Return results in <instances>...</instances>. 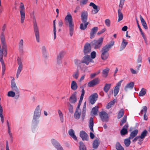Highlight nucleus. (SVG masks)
Here are the masks:
<instances>
[{
  "mask_svg": "<svg viewBox=\"0 0 150 150\" xmlns=\"http://www.w3.org/2000/svg\"><path fill=\"white\" fill-rule=\"evenodd\" d=\"M114 45V41H111L103 47L101 50V58L103 60H105L108 58L109 56L108 51Z\"/></svg>",
  "mask_w": 150,
  "mask_h": 150,
  "instance_id": "nucleus-1",
  "label": "nucleus"
},
{
  "mask_svg": "<svg viewBox=\"0 0 150 150\" xmlns=\"http://www.w3.org/2000/svg\"><path fill=\"white\" fill-rule=\"evenodd\" d=\"M88 14L87 11H83L81 15V20L83 23L80 25V28L82 30H85L87 27L89 22H87Z\"/></svg>",
  "mask_w": 150,
  "mask_h": 150,
  "instance_id": "nucleus-2",
  "label": "nucleus"
},
{
  "mask_svg": "<svg viewBox=\"0 0 150 150\" xmlns=\"http://www.w3.org/2000/svg\"><path fill=\"white\" fill-rule=\"evenodd\" d=\"M41 111L40 105H38L35 110L32 120V123L35 125H37L39 122V119L41 115Z\"/></svg>",
  "mask_w": 150,
  "mask_h": 150,
  "instance_id": "nucleus-3",
  "label": "nucleus"
},
{
  "mask_svg": "<svg viewBox=\"0 0 150 150\" xmlns=\"http://www.w3.org/2000/svg\"><path fill=\"white\" fill-rule=\"evenodd\" d=\"M65 20L67 21L69 25V34L71 36L73 35L74 24L72 22V18L70 14H68L65 17Z\"/></svg>",
  "mask_w": 150,
  "mask_h": 150,
  "instance_id": "nucleus-4",
  "label": "nucleus"
},
{
  "mask_svg": "<svg viewBox=\"0 0 150 150\" xmlns=\"http://www.w3.org/2000/svg\"><path fill=\"white\" fill-rule=\"evenodd\" d=\"M103 38L101 37L97 40H94L91 42V45L95 49H99L101 46Z\"/></svg>",
  "mask_w": 150,
  "mask_h": 150,
  "instance_id": "nucleus-5",
  "label": "nucleus"
},
{
  "mask_svg": "<svg viewBox=\"0 0 150 150\" xmlns=\"http://www.w3.org/2000/svg\"><path fill=\"white\" fill-rule=\"evenodd\" d=\"M33 28L34 30L35 33V37L36 38L37 41L38 42H39V29L38 27L36 20L35 19V17H33Z\"/></svg>",
  "mask_w": 150,
  "mask_h": 150,
  "instance_id": "nucleus-6",
  "label": "nucleus"
},
{
  "mask_svg": "<svg viewBox=\"0 0 150 150\" xmlns=\"http://www.w3.org/2000/svg\"><path fill=\"white\" fill-rule=\"evenodd\" d=\"M20 12L21 15V23H23L25 18V8L23 4L21 2L19 7Z\"/></svg>",
  "mask_w": 150,
  "mask_h": 150,
  "instance_id": "nucleus-7",
  "label": "nucleus"
},
{
  "mask_svg": "<svg viewBox=\"0 0 150 150\" xmlns=\"http://www.w3.org/2000/svg\"><path fill=\"white\" fill-rule=\"evenodd\" d=\"M91 44L88 42L86 43L83 48V52L84 54L86 55L89 54L91 51Z\"/></svg>",
  "mask_w": 150,
  "mask_h": 150,
  "instance_id": "nucleus-8",
  "label": "nucleus"
},
{
  "mask_svg": "<svg viewBox=\"0 0 150 150\" xmlns=\"http://www.w3.org/2000/svg\"><path fill=\"white\" fill-rule=\"evenodd\" d=\"M17 60L18 61V67L16 77L18 78V77L19 75L22 70L23 68V64L21 62V59L19 57H18Z\"/></svg>",
  "mask_w": 150,
  "mask_h": 150,
  "instance_id": "nucleus-9",
  "label": "nucleus"
},
{
  "mask_svg": "<svg viewBox=\"0 0 150 150\" xmlns=\"http://www.w3.org/2000/svg\"><path fill=\"white\" fill-rule=\"evenodd\" d=\"M51 141L52 144L57 150H64L60 144L57 140L52 139Z\"/></svg>",
  "mask_w": 150,
  "mask_h": 150,
  "instance_id": "nucleus-10",
  "label": "nucleus"
},
{
  "mask_svg": "<svg viewBox=\"0 0 150 150\" xmlns=\"http://www.w3.org/2000/svg\"><path fill=\"white\" fill-rule=\"evenodd\" d=\"M99 115L103 121H108V114L105 111L100 112Z\"/></svg>",
  "mask_w": 150,
  "mask_h": 150,
  "instance_id": "nucleus-11",
  "label": "nucleus"
},
{
  "mask_svg": "<svg viewBox=\"0 0 150 150\" xmlns=\"http://www.w3.org/2000/svg\"><path fill=\"white\" fill-rule=\"evenodd\" d=\"M100 80L98 78L94 79L89 81L88 84V86L89 87H93L95 85L99 83Z\"/></svg>",
  "mask_w": 150,
  "mask_h": 150,
  "instance_id": "nucleus-12",
  "label": "nucleus"
},
{
  "mask_svg": "<svg viewBox=\"0 0 150 150\" xmlns=\"http://www.w3.org/2000/svg\"><path fill=\"white\" fill-rule=\"evenodd\" d=\"M77 92H75L72 94L69 98V103L70 104H74L77 101L76 97Z\"/></svg>",
  "mask_w": 150,
  "mask_h": 150,
  "instance_id": "nucleus-13",
  "label": "nucleus"
},
{
  "mask_svg": "<svg viewBox=\"0 0 150 150\" xmlns=\"http://www.w3.org/2000/svg\"><path fill=\"white\" fill-rule=\"evenodd\" d=\"M98 95L96 93H94L89 97L90 102L92 104H93L97 100Z\"/></svg>",
  "mask_w": 150,
  "mask_h": 150,
  "instance_id": "nucleus-14",
  "label": "nucleus"
},
{
  "mask_svg": "<svg viewBox=\"0 0 150 150\" xmlns=\"http://www.w3.org/2000/svg\"><path fill=\"white\" fill-rule=\"evenodd\" d=\"M79 135L82 140L88 141V136L85 131L82 130L80 131Z\"/></svg>",
  "mask_w": 150,
  "mask_h": 150,
  "instance_id": "nucleus-15",
  "label": "nucleus"
},
{
  "mask_svg": "<svg viewBox=\"0 0 150 150\" xmlns=\"http://www.w3.org/2000/svg\"><path fill=\"white\" fill-rule=\"evenodd\" d=\"M129 127L128 124L127 122L123 127L120 131V134L122 136L125 135L128 133V128Z\"/></svg>",
  "mask_w": 150,
  "mask_h": 150,
  "instance_id": "nucleus-16",
  "label": "nucleus"
},
{
  "mask_svg": "<svg viewBox=\"0 0 150 150\" xmlns=\"http://www.w3.org/2000/svg\"><path fill=\"white\" fill-rule=\"evenodd\" d=\"M123 80H122L119 81L117 84V85L115 87L114 90V96H116L117 94L120 90V87L121 85Z\"/></svg>",
  "mask_w": 150,
  "mask_h": 150,
  "instance_id": "nucleus-17",
  "label": "nucleus"
},
{
  "mask_svg": "<svg viewBox=\"0 0 150 150\" xmlns=\"http://www.w3.org/2000/svg\"><path fill=\"white\" fill-rule=\"evenodd\" d=\"M14 79H12L11 81V88L12 91H14L16 93H18L19 90L17 88L16 83L14 82Z\"/></svg>",
  "mask_w": 150,
  "mask_h": 150,
  "instance_id": "nucleus-18",
  "label": "nucleus"
},
{
  "mask_svg": "<svg viewBox=\"0 0 150 150\" xmlns=\"http://www.w3.org/2000/svg\"><path fill=\"white\" fill-rule=\"evenodd\" d=\"M65 54V52H61L57 55V64H59L62 63V59L64 57Z\"/></svg>",
  "mask_w": 150,
  "mask_h": 150,
  "instance_id": "nucleus-19",
  "label": "nucleus"
},
{
  "mask_svg": "<svg viewBox=\"0 0 150 150\" xmlns=\"http://www.w3.org/2000/svg\"><path fill=\"white\" fill-rule=\"evenodd\" d=\"M84 57L82 60V63L85 64L86 65H88L89 63V60L90 58V56L88 55H85Z\"/></svg>",
  "mask_w": 150,
  "mask_h": 150,
  "instance_id": "nucleus-20",
  "label": "nucleus"
},
{
  "mask_svg": "<svg viewBox=\"0 0 150 150\" xmlns=\"http://www.w3.org/2000/svg\"><path fill=\"white\" fill-rule=\"evenodd\" d=\"M119 7L118 10V19L117 21L118 22L122 20L123 18V15L121 12V10L123 6H119Z\"/></svg>",
  "mask_w": 150,
  "mask_h": 150,
  "instance_id": "nucleus-21",
  "label": "nucleus"
},
{
  "mask_svg": "<svg viewBox=\"0 0 150 150\" xmlns=\"http://www.w3.org/2000/svg\"><path fill=\"white\" fill-rule=\"evenodd\" d=\"M98 30V28L97 27H94L91 29L90 33V38L91 39H92L94 38Z\"/></svg>",
  "mask_w": 150,
  "mask_h": 150,
  "instance_id": "nucleus-22",
  "label": "nucleus"
},
{
  "mask_svg": "<svg viewBox=\"0 0 150 150\" xmlns=\"http://www.w3.org/2000/svg\"><path fill=\"white\" fill-rule=\"evenodd\" d=\"M134 83L133 82H131L127 83L125 88V90L126 91H127L128 88H129L130 89H132L134 87Z\"/></svg>",
  "mask_w": 150,
  "mask_h": 150,
  "instance_id": "nucleus-23",
  "label": "nucleus"
},
{
  "mask_svg": "<svg viewBox=\"0 0 150 150\" xmlns=\"http://www.w3.org/2000/svg\"><path fill=\"white\" fill-rule=\"evenodd\" d=\"M100 144V142L98 139L96 138L93 142L92 144L93 148L96 149L98 148Z\"/></svg>",
  "mask_w": 150,
  "mask_h": 150,
  "instance_id": "nucleus-24",
  "label": "nucleus"
},
{
  "mask_svg": "<svg viewBox=\"0 0 150 150\" xmlns=\"http://www.w3.org/2000/svg\"><path fill=\"white\" fill-rule=\"evenodd\" d=\"M93 118L92 117H91L89 121V127L90 129L93 132L94 131L93 129Z\"/></svg>",
  "mask_w": 150,
  "mask_h": 150,
  "instance_id": "nucleus-25",
  "label": "nucleus"
},
{
  "mask_svg": "<svg viewBox=\"0 0 150 150\" xmlns=\"http://www.w3.org/2000/svg\"><path fill=\"white\" fill-rule=\"evenodd\" d=\"M122 41L120 48V51H122L125 48L128 43V42L125 41L126 40L122 38Z\"/></svg>",
  "mask_w": 150,
  "mask_h": 150,
  "instance_id": "nucleus-26",
  "label": "nucleus"
},
{
  "mask_svg": "<svg viewBox=\"0 0 150 150\" xmlns=\"http://www.w3.org/2000/svg\"><path fill=\"white\" fill-rule=\"evenodd\" d=\"M81 109H79V110H76L74 114V117L75 119H78L80 118L81 116Z\"/></svg>",
  "mask_w": 150,
  "mask_h": 150,
  "instance_id": "nucleus-27",
  "label": "nucleus"
},
{
  "mask_svg": "<svg viewBox=\"0 0 150 150\" xmlns=\"http://www.w3.org/2000/svg\"><path fill=\"white\" fill-rule=\"evenodd\" d=\"M139 17L142 25L143 26L144 28L146 29H147L148 27L147 26V24L144 19L141 15H140Z\"/></svg>",
  "mask_w": 150,
  "mask_h": 150,
  "instance_id": "nucleus-28",
  "label": "nucleus"
},
{
  "mask_svg": "<svg viewBox=\"0 0 150 150\" xmlns=\"http://www.w3.org/2000/svg\"><path fill=\"white\" fill-rule=\"evenodd\" d=\"M138 132L137 129H135L131 132L130 134V136L129 137V139H132L135 137L137 134Z\"/></svg>",
  "mask_w": 150,
  "mask_h": 150,
  "instance_id": "nucleus-29",
  "label": "nucleus"
},
{
  "mask_svg": "<svg viewBox=\"0 0 150 150\" xmlns=\"http://www.w3.org/2000/svg\"><path fill=\"white\" fill-rule=\"evenodd\" d=\"M71 88L74 91L76 90L78 88V86L76 81H72Z\"/></svg>",
  "mask_w": 150,
  "mask_h": 150,
  "instance_id": "nucleus-30",
  "label": "nucleus"
},
{
  "mask_svg": "<svg viewBox=\"0 0 150 150\" xmlns=\"http://www.w3.org/2000/svg\"><path fill=\"white\" fill-rule=\"evenodd\" d=\"M0 61L1 63L2 66V76H3L4 74L5 71V65L3 59H0Z\"/></svg>",
  "mask_w": 150,
  "mask_h": 150,
  "instance_id": "nucleus-31",
  "label": "nucleus"
},
{
  "mask_svg": "<svg viewBox=\"0 0 150 150\" xmlns=\"http://www.w3.org/2000/svg\"><path fill=\"white\" fill-rule=\"evenodd\" d=\"M111 86V84L106 83L103 88L104 91L105 93H107L110 89Z\"/></svg>",
  "mask_w": 150,
  "mask_h": 150,
  "instance_id": "nucleus-32",
  "label": "nucleus"
},
{
  "mask_svg": "<svg viewBox=\"0 0 150 150\" xmlns=\"http://www.w3.org/2000/svg\"><path fill=\"white\" fill-rule=\"evenodd\" d=\"M79 144V150H86V147L82 142H80Z\"/></svg>",
  "mask_w": 150,
  "mask_h": 150,
  "instance_id": "nucleus-33",
  "label": "nucleus"
},
{
  "mask_svg": "<svg viewBox=\"0 0 150 150\" xmlns=\"http://www.w3.org/2000/svg\"><path fill=\"white\" fill-rule=\"evenodd\" d=\"M89 6H92L93 8L95 10L94 11L95 13H97L99 11V10L98 9L97 6H96L94 3L93 2H91L89 4Z\"/></svg>",
  "mask_w": 150,
  "mask_h": 150,
  "instance_id": "nucleus-34",
  "label": "nucleus"
},
{
  "mask_svg": "<svg viewBox=\"0 0 150 150\" xmlns=\"http://www.w3.org/2000/svg\"><path fill=\"white\" fill-rule=\"evenodd\" d=\"M124 110L123 108L121 109L117 115V118L120 119L121 118L124 114Z\"/></svg>",
  "mask_w": 150,
  "mask_h": 150,
  "instance_id": "nucleus-35",
  "label": "nucleus"
},
{
  "mask_svg": "<svg viewBox=\"0 0 150 150\" xmlns=\"http://www.w3.org/2000/svg\"><path fill=\"white\" fill-rule=\"evenodd\" d=\"M146 89L144 88H142L140 92L139 95L140 96H143L146 94Z\"/></svg>",
  "mask_w": 150,
  "mask_h": 150,
  "instance_id": "nucleus-36",
  "label": "nucleus"
},
{
  "mask_svg": "<svg viewBox=\"0 0 150 150\" xmlns=\"http://www.w3.org/2000/svg\"><path fill=\"white\" fill-rule=\"evenodd\" d=\"M98 106H96L93 108L92 109V112H93V114L94 115H97V112L98 111Z\"/></svg>",
  "mask_w": 150,
  "mask_h": 150,
  "instance_id": "nucleus-37",
  "label": "nucleus"
},
{
  "mask_svg": "<svg viewBox=\"0 0 150 150\" xmlns=\"http://www.w3.org/2000/svg\"><path fill=\"white\" fill-rule=\"evenodd\" d=\"M79 70L78 69H76V71L74 73V74L72 75V76L74 78H75L76 79H77L79 77Z\"/></svg>",
  "mask_w": 150,
  "mask_h": 150,
  "instance_id": "nucleus-38",
  "label": "nucleus"
},
{
  "mask_svg": "<svg viewBox=\"0 0 150 150\" xmlns=\"http://www.w3.org/2000/svg\"><path fill=\"white\" fill-rule=\"evenodd\" d=\"M67 105L68 107H69L68 109L70 112L71 113H73V105L70 104L69 102H68L67 103Z\"/></svg>",
  "mask_w": 150,
  "mask_h": 150,
  "instance_id": "nucleus-39",
  "label": "nucleus"
},
{
  "mask_svg": "<svg viewBox=\"0 0 150 150\" xmlns=\"http://www.w3.org/2000/svg\"><path fill=\"white\" fill-rule=\"evenodd\" d=\"M42 52L44 57L46 58L47 57L46 50L45 46H43L42 48Z\"/></svg>",
  "mask_w": 150,
  "mask_h": 150,
  "instance_id": "nucleus-40",
  "label": "nucleus"
},
{
  "mask_svg": "<svg viewBox=\"0 0 150 150\" xmlns=\"http://www.w3.org/2000/svg\"><path fill=\"white\" fill-rule=\"evenodd\" d=\"M109 70V69L107 68L103 70L102 73L104 77H106L107 76Z\"/></svg>",
  "mask_w": 150,
  "mask_h": 150,
  "instance_id": "nucleus-41",
  "label": "nucleus"
},
{
  "mask_svg": "<svg viewBox=\"0 0 150 150\" xmlns=\"http://www.w3.org/2000/svg\"><path fill=\"white\" fill-rule=\"evenodd\" d=\"M130 139L129 137L128 138L125 139L124 140V142L126 146L128 147L129 146L131 143Z\"/></svg>",
  "mask_w": 150,
  "mask_h": 150,
  "instance_id": "nucleus-42",
  "label": "nucleus"
},
{
  "mask_svg": "<svg viewBox=\"0 0 150 150\" xmlns=\"http://www.w3.org/2000/svg\"><path fill=\"white\" fill-rule=\"evenodd\" d=\"M55 21H56V20H55L53 21V32H54V40L55 39L56 37Z\"/></svg>",
  "mask_w": 150,
  "mask_h": 150,
  "instance_id": "nucleus-43",
  "label": "nucleus"
},
{
  "mask_svg": "<svg viewBox=\"0 0 150 150\" xmlns=\"http://www.w3.org/2000/svg\"><path fill=\"white\" fill-rule=\"evenodd\" d=\"M116 148L117 150H124L123 148L121 146L120 143L118 142L116 143Z\"/></svg>",
  "mask_w": 150,
  "mask_h": 150,
  "instance_id": "nucleus-44",
  "label": "nucleus"
},
{
  "mask_svg": "<svg viewBox=\"0 0 150 150\" xmlns=\"http://www.w3.org/2000/svg\"><path fill=\"white\" fill-rule=\"evenodd\" d=\"M126 120L127 116L126 115H125L120 122V126H122L124 125V124L126 122Z\"/></svg>",
  "mask_w": 150,
  "mask_h": 150,
  "instance_id": "nucleus-45",
  "label": "nucleus"
},
{
  "mask_svg": "<svg viewBox=\"0 0 150 150\" xmlns=\"http://www.w3.org/2000/svg\"><path fill=\"white\" fill-rule=\"evenodd\" d=\"M148 133V132L146 130H144L142 133L140 137L141 139H144L145 137L147 135V134Z\"/></svg>",
  "mask_w": 150,
  "mask_h": 150,
  "instance_id": "nucleus-46",
  "label": "nucleus"
},
{
  "mask_svg": "<svg viewBox=\"0 0 150 150\" xmlns=\"http://www.w3.org/2000/svg\"><path fill=\"white\" fill-rule=\"evenodd\" d=\"M16 92L13 91H9L7 94V95L9 97H14L15 96Z\"/></svg>",
  "mask_w": 150,
  "mask_h": 150,
  "instance_id": "nucleus-47",
  "label": "nucleus"
},
{
  "mask_svg": "<svg viewBox=\"0 0 150 150\" xmlns=\"http://www.w3.org/2000/svg\"><path fill=\"white\" fill-rule=\"evenodd\" d=\"M23 39L20 40L19 43V48L21 50H23Z\"/></svg>",
  "mask_w": 150,
  "mask_h": 150,
  "instance_id": "nucleus-48",
  "label": "nucleus"
},
{
  "mask_svg": "<svg viewBox=\"0 0 150 150\" xmlns=\"http://www.w3.org/2000/svg\"><path fill=\"white\" fill-rule=\"evenodd\" d=\"M105 23L107 26L109 27L110 26V21L109 19H106L105 21Z\"/></svg>",
  "mask_w": 150,
  "mask_h": 150,
  "instance_id": "nucleus-49",
  "label": "nucleus"
},
{
  "mask_svg": "<svg viewBox=\"0 0 150 150\" xmlns=\"http://www.w3.org/2000/svg\"><path fill=\"white\" fill-rule=\"evenodd\" d=\"M75 64L77 66H79L81 63H82L81 61L76 59L74 60Z\"/></svg>",
  "mask_w": 150,
  "mask_h": 150,
  "instance_id": "nucleus-50",
  "label": "nucleus"
},
{
  "mask_svg": "<svg viewBox=\"0 0 150 150\" xmlns=\"http://www.w3.org/2000/svg\"><path fill=\"white\" fill-rule=\"evenodd\" d=\"M147 108L146 106H144L143 107V109L141 110V113L143 114V112H144V113H146Z\"/></svg>",
  "mask_w": 150,
  "mask_h": 150,
  "instance_id": "nucleus-51",
  "label": "nucleus"
},
{
  "mask_svg": "<svg viewBox=\"0 0 150 150\" xmlns=\"http://www.w3.org/2000/svg\"><path fill=\"white\" fill-rule=\"evenodd\" d=\"M96 57V52L93 51L91 54V58L92 59H94Z\"/></svg>",
  "mask_w": 150,
  "mask_h": 150,
  "instance_id": "nucleus-52",
  "label": "nucleus"
},
{
  "mask_svg": "<svg viewBox=\"0 0 150 150\" xmlns=\"http://www.w3.org/2000/svg\"><path fill=\"white\" fill-rule=\"evenodd\" d=\"M140 32L143 38L144 39V40L146 41V40L147 39L146 37L144 35V33L142 32V30H140Z\"/></svg>",
  "mask_w": 150,
  "mask_h": 150,
  "instance_id": "nucleus-53",
  "label": "nucleus"
},
{
  "mask_svg": "<svg viewBox=\"0 0 150 150\" xmlns=\"http://www.w3.org/2000/svg\"><path fill=\"white\" fill-rule=\"evenodd\" d=\"M142 61V57L140 54H139L138 56V58L137 59V63H141Z\"/></svg>",
  "mask_w": 150,
  "mask_h": 150,
  "instance_id": "nucleus-54",
  "label": "nucleus"
},
{
  "mask_svg": "<svg viewBox=\"0 0 150 150\" xmlns=\"http://www.w3.org/2000/svg\"><path fill=\"white\" fill-rule=\"evenodd\" d=\"M68 132L69 135L71 136L74 134V131L72 129L69 130Z\"/></svg>",
  "mask_w": 150,
  "mask_h": 150,
  "instance_id": "nucleus-55",
  "label": "nucleus"
},
{
  "mask_svg": "<svg viewBox=\"0 0 150 150\" xmlns=\"http://www.w3.org/2000/svg\"><path fill=\"white\" fill-rule=\"evenodd\" d=\"M86 115V110H83L82 111V119L83 120Z\"/></svg>",
  "mask_w": 150,
  "mask_h": 150,
  "instance_id": "nucleus-56",
  "label": "nucleus"
},
{
  "mask_svg": "<svg viewBox=\"0 0 150 150\" xmlns=\"http://www.w3.org/2000/svg\"><path fill=\"white\" fill-rule=\"evenodd\" d=\"M105 30H106V29L105 28L99 31L98 33L97 34L98 35H100L102 34V33H103L105 31Z\"/></svg>",
  "mask_w": 150,
  "mask_h": 150,
  "instance_id": "nucleus-57",
  "label": "nucleus"
},
{
  "mask_svg": "<svg viewBox=\"0 0 150 150\" xmlns=\"http://www.w3.org/2000/svg\"><path fill=\"white\" fill-rule=\"evenodd\" d=\"M125 1V0H120V4L119 6H123Z\"/></svg>",
  "mask_w": 150,
  "mask_h": 150,
  "instance_id": "nucleus-58",
  "label": "nucleus"
},
{
  "mask_svg": "<svg viewBox=\"0 0 150 150\" xmlns=\"http://www.w3.org/2000/svg\"><path fill=\"white\" fill-rule=\"evenodd\" d=\"M116 101L115 99H114L113 100L110 101L109 103H108V105L110 104L112 105H113Z\"/></svg>",
  "mask_w": 150,
  "mask_h": 150,
  "instance_id": "nucleus-59",
  "label": "nucleus"
},
{
  "mask_svg": "<svg viewBox=\"0 0 150 150\" xmlns=\"http://www.w3.org/2000/svg\"><path fill=\"white\" fill-rule=\"evenodd\" d=\"M90 136L91 138L92 139H93L95 137V135L92 132H90Z\"/></svg>",
  "mask_w": 150,
  "mask_h": 150,
  "instance_id": "nucleus-60",
  "label": "nucleus"
},
{
  "mask_svg": "<svg viewBox=\"0 0 150 150\" xmlns=\"http://www.w3.org/2000/svg\"><path fill=\"white\" fill-rule=\"evenodd\" d=\"M141 138V137H140V136H137L136 137H135L134 139L133 140V142L134 141H136L137 140H139V139H140Z\"/></svg>",
  "mask_w": 150,
  "mask_h": 150,
  "instance_id": "nucleus-61",
  "label": "nucleus"
},
{
  "mask_svg": "<svg viewBox=\"0 0 150 150\" xmlns=\"http://www.w3.org/2000/svg\"><path fill=\"white\" fill-rule=\"evenodd\" d=\"M63 25V22L62 20H60L58 22V25L60 27L62 26Z\"/></svg>",
  "mask_w": 150,
  "mask_h": 150,
  "instance_id": "nucleus-62",
  "label": "nucleus"
},
{
  "mask_svg": "<svg viewBox=\"0 0 150 150\" xmlns=\"http://www.w3.org/2000/svg\"><path fill=\"white\" fill-rule=\"evenodd\" d=\"M6 150H10L8 147V142L7 140L6 141Z\"/></svg>",
  "mask_w": 150,
  "mask_h": 150,
  "instance_id": "nucleus-63",
  "label": "nucleus"
},
{
  "mask_svg": "<svg viewBox=\"0 0 150 150\" xmlns=\"http://www.w3.org/2000/svg\"><path fill=\"white\" fill-rule=\"evenodd\" d=\"M130 70L131 72L133 74H136L137 73L136 71L132 68H131Z\"/></svg>",
  "mask_w": 150,
  "mask_h": 150,
  "instance_id": "nucleus-64",
  "label": "nucleus"
}]
</instances>
